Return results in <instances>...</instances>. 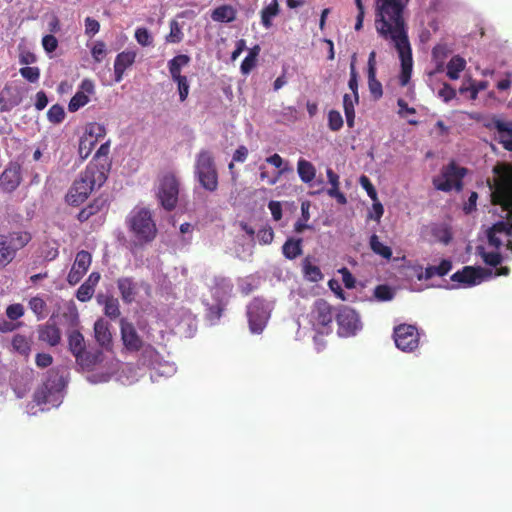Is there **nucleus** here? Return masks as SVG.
<instances>
[{
  "instance_id": "52",
  "label": "nucleus",
  "mask_w": 512,
  "mask_h": 512,
  "mask_svg": "<svg viewBox=\"0 0 512 512\" xmlns=\"http://www.w3.org/2000/svg\"><path fill=\"white\" fill-rule=\"evenodd\" d=\"M328 127L332 131H339L343 127V118L339 111H337V110L329 111Z\"/></svg>"
},
{
  "instance_id": "28",
  "label": "nucleus",
  "mask_w": 512,
  "mask_h": 512,
  "mask_svg": "<svg viewBox=\"0 0 512 512\" xmlns=\"http://www.w3.org/2000/svg\"><path fill=\"white\" fill-rule=\"evenodd\" d=\"M43 384L55 393H59L64 389L66 381L59 370L52 368L47 371Z\"/></svg>"
},
{
  "instance_id": "17",
  "label": "nucleus",
  "mask_w": 512,
  "mask_h": 512,
  "mask_svg": "<svg viewBox=\"0 0 512 512\" xmlns=\"http://www.w3.org/2000/svg\"><path fill=\"white\" fill-rule=\"evenodd\" d=\"M21 181L20 166L9 164L0 175V190L4 193H12L18 188Z\"/></svg>"
},
{
  "instance_id": "56",
  "label": "nucleus",
  "mask_w": 512,
  "mask_h": 512,
  "mask_svg": "<svg viewBox=\"0 0 512 512\" xmlns=\"http://www.w3.org/2000/svg\"><path fill=\"white\" fill-rule=\"evenodd\" d=\"M6 315L10 320H18L24 315V307L22 304H11L6 309Z\"/></svg>"
},
{
  "instance_id": "57",
  "label": "nucleus",
  "mask_w": 512,
  "mask_h": 512,
  "mask_svg": "<svg viewBox=\"0 0 512 512\" xmlns=\"http://www.w3.org/2000/svg\"><path fill=\"white\" fill-rule=\"evenodd\" d=\"M359 183L362 186V188L367 192L368 196L373 201H376L377 200V191H376L375 187L373 186V184L371 183L370 179L367 176L362 175L359 179Z\"/></svg>"
},
{
  "instance_id": "5",
  "label": "nucleus",
  "mask_w": 512,
  "mask_h": 512,
  "mask_svg": "<svg viewBox=\"0 0 512 512\" xmlns=\"http://www.w3.org/2000/svg\"><path fill=\"white\" fill-rule=\"evenodd\" d=\"M337 309L327 300L318 298L310 307L306 315L308 324L318 335H329L333 330Z\"/></svg>"
},
{
  "instance_id": "64",
  "label": "nucleus",
  "mask_w": 512,
  "mask_h": 512,
  "mask_svg": "<svg viewBox=\"0 0 512 512\" xmlns=\"http://www.w3.org/2000/svg\"><path fill=\"white\" fill-rule=\"evenodd\" d=\"M342 275V281L346 288L352 289L355 287V278L352 273L347 268H342L339 270Z\"/></svg>"
},
{
  "instance_id": "61",
  "label": "nucleus",
  "mask_w": 512,
  "mask_h": 512,
  "mask_svg": "<svg viewBox=\"0 0 512 512\" xmlns=\"http://www.w3.org/2000/svg\"><path fill=\"white\" fill-rule=\"evenodd\" d=\"M257 238L261 244H270L274 239V232L271 227H265L258 231Z\"/></svg>"
},
{
  "instance_id": "47",
  "label": "nucleus",
  "mask_w": 512,
  "mask_h": 512,
  "mask_svg": "<svg viewBox=\"0 0 512 512\" xmlns=\"http://www.w3.org/2000/svg\"><path fill=\"white\" fill-rule=\"evenodd\" d=\"M96 143V139H92V137H86L85 135L81 137L79 142L80 157L82 159L88 158Z\"/></svg>"
},
{
  "instance_id": "4",
  "label": "nucleus",
  "mask_w": 512,
  "mask_h": 512,
  "mask_svg": "<svg viewBox=\"0 0 512 512\" xmlns=\"http://www.w3.org/2000/svg\"><path fill=\"white\" fill-rule=\"evenodd\" d=\"M127 226L140 245L151 243L157 235L156 223L147 208H134L127 217Z\"/></svg>"
},
{
  "instance_id": "55",
  "label": "nucleus",
  "mask_w": 512,
  "mask_h": 512,
  "mask_svg": "<svg viewBox=\"0 0 512 512\" xmlns=\"http://www.w3.org/2000/svg\"><path fill=\"white\" fill-rule=\"evenodd\" d=\"M374 296L380 301H389L393 298L394 293L387 285H378L374 290Z\"/></svg>"
},
{
  "instance_id": "8",
  "label": "nucleus",
  "mask_w": 512,
  "mask_h": 512,
  "mask_svg": "<svg viewBox=\"0 0 512 512\" xmlns=\"http://www.w3.org/2000/svg\"><path fill=\"white\" fill-rule=\"evenodd\" d=\"M466 174V168L458 166L455 161H451L441 168L439 175L433 177L432 183L438 191L450 192L453 189L460 191L463 187L462 180Z\"/></svg>"
},
{
  "instance_id": "27",
  "label": "nucleus",
  "mask_w": 512,
  "mask_h": 512,
  "mask_svg": "<svg viewBox=\"0 0 512 512\" xmlns=\"http://www.w3.org/2000/svg\"><path fill=\"white\" fill-rule=\"evenodd\" d=\"M68 348L75 359L86 350L84 336L80 331L72 330L68 333Z\"/></svg>"
},
{
  "instance_id": "19",
  "label": "nucleus",
  "mask_w": 512,
  "mask_h": 512,
  "mask_svg": "<svg viewBox=\"0 0 512 512\" xmlns=\"http://www.w3.org/2000/svg\"><path fill=\"white\" fill-rule=\"evenodd\" d=\"M485 126L489 129H496L499 133V143L502 144L504 149L512 152V123H506L500 119L493 118Z\"/></svg>"
},
{
  "instance_id": "31",
  "label": "nucleus",
  "mask_w": 512,
  "mask_h": 512,
  "mask_svg": "<svg viewBox=\"0 0 512 512\" xmlns=\"http://www.w3.org/2000/svg\"><path fill=\"white\" fill-rule=\"evenodd\" d=\"M302 242H303V240L301 238L287 239L286 242L282 246L283 255L289 260L296 259L298 256L302 255V253H303Z\"/></svg>"
},
{
  "instance_id": "38",
  "label": "nucleus",
  "mask_w": 512,
  "mask_h": 512,
  "mask_svg": "<svg viewBox=\"0 0 512 512\" xmlns=\"http://www.w3.org/2000/svg\"><path fill=\"white\" fill-rule=\"evenodd\" d=\"M370 248L371 250L385 259H390L392 257V250L389 246L384 245L380 242L379 237L376 234H373L370 237Z\"/></svg>"
},
{
  "instance_id": "35",
  "label": "nucleus",
  "mask_w": 512,
  "mask_h": 512,
  "mask_svg": "<svg viewBox=\"0 0 512 512\" xmlns=\"http://www.w3.org/2000/svg\"><path fill=\"white\" fill-rule=\"evenodd\" d=\"M12 347L19 354L28 357L31 352V339L22 334H16L12 338Z\"/></svg>"
},
{
  "instance_id": "6",
  "label": "nucleus",
  "mask_w": 512,
  "mask_h": 512,
  "mask_svg": "<svg viewBox=\"0 0 512 512\" xmlns=\"http://www.w3.org/2000/svg\"><path fill=\"white\" fill-rule=\"evenodd\" d=\"M194 174L200 185L209 192L218 188V172L213 153L202 149L196 155Z\"/></svg>"
},
{
  "instance_id": "60",
  "label": "nucleus",
  "mask_w": 512,
  "mask_h": 512,
  "mask_svg": "<svg viewBox=\"0 0 512 512\" xmlns=\"http://www.w3.org/2000/svg\"><path fill=\"white\" fill-rule=\"evenodd\" d=\"M432 56L435 60L441 61L436 68V71H441L443 68V59L447 56L446 47L444 45H436L432 50Z\"/></svg>"
},
{
  "instance_id": "1",
  "label": "nucleus",
  "mask_w": 512,
  "mask_h": 512,
  "mask_svg": "<svg viewBox=\"0 0 512 512\" xmlns=\"http://www.w3.org/2000/svg\"><path fill=\"white\" fill-rule=\"evenodd\" d=\"M375 26L380 36L391 39L401 60L399 83L406 86L412 73V52L406 31L403 10L409 0H375Z\"/></svg>"
},
{
  "instance_id": "63",
  "label": "nucleus",
  "mask_w": 512,
  "mask_h": 512,
  "mask_svg": "<svg viewBox=\"0 0 512 512\" xmlns=\"http://www.w3.org/2000/svg\"><path fill=\"white\" fill-rule=\"evenodd\" d=\"M35 362L39 368H47L52 364L53 357L48 353H38Z\"/></svg>"
},
{
  "instance_id": "58",
  "label": "nucleus",
  "mask_w": 512,
  "mask_h": 512,
  "mask_svg": "<svg viewBox=\"0 0 512 512\" xmlns=\"http://www.w3.org/2000/svg\"><path fill=\"white\" fill-rule=\"evenodd\" d=\"M438 96L447 103L456 97V90L450 84L444 83L443 87L438 91Z\"/></svg>"
},
{
  "instance_id": "23",
  "label": "nucleus",
  "mask_w": 512,
  "mask_h": 512,
  "mask_svg": "<svg viewBox=\"0 0 512 512\" xmlns=\"http://www.w3.org/2000/svg\"><path fill=\"white\" fill-rule=\"evenodd\" d=\"M117 287L122 300L130 304L135 301L138 293V285L132 277H121L117 280Z\"/></svg>"
},
{
  "instance_id": "48",
  "label": "nucleus",
  "mask_w": 512,
  "mask_h": 512,
  "mask_svg": "<svg viewBox=\"0 0 512 512\" xmlns=\"http://www.w3.org/2000/svg\"><path fill=\"white\" fill-rule=\"evenodd\" d=\"M47 118L53 124L61 123L65 118L64 108L60 104L52 105L47 111Z\"/></svg>"
},
{
  "instance_id": "50",
  "label": "nucleus",
  "mask_w": 512,
  "mask_h": 512,
  "mask_svg": "<svg viewBox=\"0 0 512 512\" xmlns=\"http://www.w3.org/2000/svg\"><path fill=\"white\" fill-rule=\"evenodd\" d=\"M135 39L141 46H151L153 44V37L149 30L145 27H139L135 31Z\"/></svg>"
},
{
  "instance_id": "39",
  "label": "nucleus",
  "mask_w": 512,
  "mask_h": 512,
  "mask_svg": "<svg viewBox=\"0 0 512 512\" xmlns=\"http://www.w3.org/2000/svg\"><path fill=\"white\" fill-rule=\"evenodd\" d=\"M29 308L37 316L38 319H44L47 316V305L40 296L32 297L29 300Z\"/></svg>"
},
{
  "instance_id": "15",
  "label": "nucleus",
  "mask_w": 512,
  "mask_h": 512,
  "mask_svg": "<svg viewBox=\"0 0 512 512\" xmlns=\"http://www.w3.org/2000/svg\"><path fill=\"white\" fill-rule=\"evenodd\" d=\"M92 263V255L86 250L77 252L74 263L67 275V282L74 286L78 284L83 276L87 273Z\"/></svg>"
},
{
  "instance_id": "54",
  "label": "nucleus",
  "mask_w": 512,
  "mask_h": 512,
  "mask_svg": "<svg viewBox=\"0 0 512 512\" xmlns=\"http://www.w3.org/2000/svg\"><path fill=\"white\" fill-rule=\"evenodd\" d=\"M183 33L179 24L176 21H172L170 24V33L166 37L167 42L179 43L182 41Z\"/></svg>"
},
{
  "instance_id": "44",
  "label": "nucleus",
  "mask_w": 512,
  "mask_h": 512,
  "mask_svg": "<svg viewBox=\"0 0 512 512\" xmlns=\"http://www.w3.org/2000/svg\"><path fill=\"white\" fill-rule=\"evenodd\" d=\"M477 251L483 261L489 266L496 267L502 262V255L499 252H486L481 246L477 247Z\"/></svg>"
},
{
  "instance_id": "18",
  "label": "nucleus",
  "mask_w": 512,
  "mask_h": 512,
  "mask_svg": "<svg viewBox=\"0 0 512 512\" xmlns=\"http://www.w3.org/2000/svg\"><path fill=\"white\" fill-rule=\"evenodd\" d=\"M76 364L84 371H92L97 366H100L104 360L105 355L102 350H85L81 355H77Z\"/></svg>"
},
{
  "instance_id": "37",
  "label": "nucleus",
  "mask_w": 512,
  "mask_h": 512,
  "mask_svg": "<svg viewBox=\"0 0 512 512\" xmlns=\"http://www.w3.org/2000/svg\"><path fill=\"white\" fill-rule=\"evenodd\" d=\"M279 13V5L277 0H273L268 6L262 9L261 11V23L266 28L269 29L272 26V18L275 17Z\"/></svg>"
},
{
  "instance_id": "45",
  "label": "nucleus",
  "mask_w": 512,
  "mask_h": 512,
  "mask_svg": "<svg viewBox=\"0 0 512 512\" xmlns=\"http://www.w3.org/2000/svg\"><path fill=\"white\" fill-rule=\"evenodd\" d=\"M368 74V88L375 100H378L383 95L382 84L376 78V72L367 73Z\"/></svg>"
},
{
  "instance_id": "10",
  "label": "nucleus",
  "mask_w": 512,
  "mask_h": 512,
  "mask_svg": "<svg viewBox=\"0 0 512 512\" xmlns=\"http://www.w3.org/2000/svg\"><path fill=\"white\" fill-rule=\"evenodd\" d=\"M335 320L338 325L337 334L340 337H352L362 328L358 313L347 306L337 309Z\"/></svg>"
},
{
  "instance_id": "40",
  "label": "nucleus",
  "mask_w": 512,
  "mask_h": 512,
  "mask_svg": "<svg viewBox=\"0 0 512 512\" xmlns=\"http://www.w3.org/2000/svg\"><path fill=\"white\" fill-rule=\"evenodd\" d=\"M356 54H353L351 63H350V79L348 82L349 89L353 93V97L355 98V102H359V94H358V73L356 70Z\"/></svg>"
},
{
  "instance_id": "62",
  "label": "nucleus",
  "mask_w": 512,
  "mask_h": 512,
  "mask_svg": "<svg viewBox=\"0 0 512 512\" xmlns=\"http://www.w3.org/2000/svg\"><path fill=\"white\" fill-rule=\"evenodd\" d=\"M42 45H43V48L45 49V51H47L48 53H51L56 50V48L58 46V41L55 36L49 34V35H45L43 37Z\"/></svg>"
},
{
  "instance_id": "11",
  "label": "nucleus",
  "mask_w": 512,
  "mask_h": 512,
  "mask_svg": "<svg viewBox=\"0 0 512 512\" xmlns=\"http://www.w3.org/2000/svg\"><path fill=\"white\" fill-rule=\"evenodd\" d=\"M395 345L402 351H414L419 345V333L415 326L400 324L394 328Z\"/></svg>"
},
{
  "instance_id": "24",
  "label": "nucleus",
  "mask_w": 512,
  "mask_h": 512,
  "mask_svg": "<svg viewBox=\"0 0 512 512\" xmlns=\"http://www.w3.org/2000/svg\"><path fill=\"white\" fill-rule=\"evenodd\" d=\"M233 290V283L224 276H215L210 285V291L218 300L230 296Z\"/></svg>"
},
{
  "instance_id": "25",
  "label": "nucleus",
  "mask_w": 512,
  "mask_h": 512,
  "mask_svg": "<svg viewBox=\"0 0 512 512\" xmlns=\"http://www.w3.org/2000/svg\"><path fill=\"white\" fill-rule=\"evenodd\" d=\"M107 207V200L103 197H97L87 206L82 208L77 214V219L83 223L88 221L92 216L100 213Z\"/></svg>"
},
{
  "instance_id": "43",
  "label": "nucleus",
  "mask_w": 512,
  "mask_h": 512,
  "mask_svg": "<svg viewBox=\"0 0 512 512\" xmlns=\"http://www.w3.org/2000/svg\"><path fill=\"white\" fill-rule=\"evenodd\" d=\"M226 304L222 300H218L216 304L210 305L207 308L206 319L212 323H217L225 310Z\"/></svg>"
},
{
  "instance_id": "22",
  "label": "nucleus",
  "mask_w": 512,
  "mask_h": 512,
  "mask_svg": "<svg viewBox=\"0 0 512 512\" xmlns=\"http://www.w3.org/2000/svg\"><path fill=\"white\" fill-rule=\"evenodd\" d=\"M94 335L97 343L105 350L112 349V334L109 323L104 319H98L94 323Z\"/></svg>"
},
{
  "instance_id": "26",
  "label": "nucleus",
  "mask_w": 512,
  "mask_h": 512,
  "mask_svg": "<svg viewBox=\"0 0 512 512\" xmlns=\"http://www.w3.org/2000/svg\"><path fill=\"white\" fill-rule=\"evenodd\" d=\"M39 340L56 346L61 341L60 329L54 324H46L39 329Z\"/></svg>"
},
{
  "instance_id": "53",
  "label": "nucleus",
  "mask_w": 512,
  "mask_h": 512,
  "mask_svg": "<svg viewBox=\"0 0 512 512\" xmlns=\"http://www.w3.org/2000/svg\"><path fill=\"white\" fill-rule=\"evenodd\" d=\"M19 73L30 83H36L40 78V69L38 67H22L20 68Z\"/></svg>"
},
{
  "instance_id": "3",
  "label": "nucleus",
  "mask_w": 512,
  "mask_h": 512,
  "mask_svg": "<svg viewBox=\"0 0 512 512\" xmlns=\"http://www.w3.org/2000/svg\"><path fill=\"white\" fill-rule=\"evenodd\" d=\"M107 172L104 165L89 163L68 190L65 196L67 204L77 207L84 203L93 190L102 187L106 182Z\"/></svg>"
},
{
  "instance_id": "34",
  "label": "nucleus",
  "mask_w": 512,
  "mask_h": 512,
  "mask_svg": "<svg viewBox=\"0 0 512 512\" xmlns=\"http://www.w3.org/2000/svg\"><path fill=\"white\" fill-rule=\"evenodd\" d=\"M466 61L459 55L453 56L447 64V76L451 80H457L465 69Z\"/></svg>"
},
{
  "instance_id": "36",
  "label": "nucleus",
  "mask_w": 512,
  "mask_h": 512,
  "mask_svg": "<svg viewBox=\"0 0 512 512\" xmlns=\"http://www.w3.org/2000/svg\"><path fill=\"white\" fill-rule=\"evenodd\" d=\"M452 269L451 261L443 259L438 266H429L425 269L424 278L431 279L435 275L445 276Z\"/></svg>"
},
{
  "instance_id": "2",
  "label": "nucleus",
  "mask_w": 512,
  "mask_h": 512,
  "mask_svg": "<svg viewBox=\"0 0 512 512\" xmlns=\"http://www.w3.org/2000/svg\"><path fill=\"white\" fill-rule=\"evenodd\" d=\"M494 178L488 179L491 203L506 212L505 220L494 223L486 232L490 246L500 249L503 245L512 252V163H497L493 167Z\"/></svg>"
},
{
  "instance_id": "21",
  "label": "nucleus",
  "mask_w": 512,
  "mask_h": 512,
  "mask_svg": "<svg viewBox=\"0 0 512 512\" xmlns=\"http://www.w3.org/2000/svg\"><path fill=\"white\" fill-rule=\"evenodd\" d=\"M101 279L99 272H92L76 291V298L80 302L89 301L95 292V288Z\"/></svg>"
},
{
  "instance_id": "59",
  "label": "nucleus",
  "mask_w": 512,
  "mask_h": 512,
  "mask_svg": "<svg viewBox=\"0 0 512 512\" xmlns=\"http://www.w3.org/2000/svg\"><path fill=\"white\" fill-rule=\"evenodd\" d=\"M91 54L96 62H101L106 54V45L102 41H97L91 49Z\"/></svg>"
},
{
  "instance_id": "7",
  "label": "nucleus",
  "mask_w": 512,
  "mask_h": 512,
  "mask_svg": "<svg viewBox=\"0 0 512 512\" xmlns=\"http://www.w3.org/2000/svg\"><path fill=\"white\" fill-rule=\"evenodd\" d=\"M32 239L27 231H13L0 234V268L9 265L16 257L17 252L24 248Z\"/></svg>"
},
{
  "instance_id": "33",
  "label": "nucleus",
  "mask_w": 512,
  "mask_h": 512,
  "mask_svg": "<svg viewBox=\"0 0 512 512\" xmlns=\"http://www.w3.org/2000/svg\"><path fill=\"white\" fill-rule=\"evenodd\" d=\"M191 58L186 54H179L168 61V70L171 78L182 76V68L187 66Z\"/></svg>"
},
{
  "instance_id": "13",
  "label": "nucleus",
  "mask_w": 512,
  "mask_h": 512,
  "mask_svg": "<svg viewBox=\"0 0 512 512\" xmlns=\"http://www.w3.org/2000/svg\"><path fill=\"white\" fill-rule=\"evenodd\" d=\"M492 273L490 270L482 267L465 266L462 270L455 272L451 276V280L467 286L479 284Z\"/></svg>"
},
{
  "instance_id": "12",
  "label": "nucleus",
  "mask_w": 512,
  "mask_h": 512,
  "mask_svg": "<svg viewBox=\"0 0 512 512\" xmlns=\"http://www.w3.org/2000/svg\"><path fill=\"white\" fill-rule=\"evenodd\" d=\"M179 183L174 175H165L159 186L158 198L161 205L171 211L175 208L178 201Z\"/></svg>"
},
{
  "instance_id": "51",
  "label": "nucleus",
  "mask_w": 512,
  "mask_h": 512,
  "mask_svg": "<svg viewBox=\"0 0 512 512\" xmlns=\"http://www.w3.org/2000/svg\"><path fill=\"white\" fill-rule=\"evenodd\" d=\"M86 137H92V139H96V142L99 140V138H103L106 134V129L104 125L100 123H90L86 130Z\"/></svg>"
},
{
  "instance_id": "9",
  "label": "nucleus",
  "mask_w": 512,
  "mask_h": 512,
  "mask_svg": "<svg viewBox=\"0 0 512 512\" xmlns=\"http://www.w3.org/2000/svg\"><path fill=\"white\" fill-rule=\"evenodd\" d=\"M246 315L251 333L260 334L270 318L271 307L264 298L255 297L247 305Z\"/></svg>"
},
{
  "instance_id": "30",
  "label": "nucleus",
  "mask_w": 512,
  "mask_h": 512,
  "mask_svg": "<svg viewBox=\"0 0 512 512\" xmlns=\"http://www.w3.org/2000/svg\"><path fill=\"white\" fill-rule=\"evenodd\" d=\"M237 11L231 5H220L211 13V18L216 22H233L236 19Z\"/></svg>"
},
{
  "instance_id": "14",
  "label": "nucleus",
  "mask_w": 512,
  "mask_h": 512,
  "mask_svg": "<svg viewBox=\"0 0 512 512\" xmlns=\"http://www.w3.org/2000/svg\"><path fill=\"white\" fill-rule=\"evenodd\" d=\"M120 334L124 348L129 352H139L144 342L138 334L135 326L125 318L120 320Z\"/></svg>"
},
{
  "instance_id": "49",
  "label": "nucleus",
  "mask_w": 512,
  "mask_h": 512,
  "mask_svg": "<svg viewBox=\"0 0 512 512\" xmlns=\"http://www.w3.org/2000/svg\"><path fill=\"white\" fill-rule=\"evenodd\" d=\"M22 102V97L20 95H14L9 98H5L0 93V112H8L14 107L18 106Z\"/></svg>"
},
{
  "instance_id": "16",
  "label": "nucleus",
  "mask_w": 512,
  "mask_h": 512,
  "mask_svg": "<svg viewBox=\"0 0 512 512\" xmlns=\"http://www.w3.org/2000/svg\"><path fill=\"white\" fill-rule=\"evenodd\" d=\"M95 93V84L91 79L85 78L79 85L78 91L70 99L68 110L76 112L89 102V96Z\"/></svg>"
},
{
  "instance_id": "46",
  "label": "nucleus",
  "mask_w": 512,
  "mask_h": 512,
  "mask_svg": "<svg viewBox=\"0 0 512 512\" xmlns=\"http://www.w3.org/2000/svg\"><path fill=\"white\" fill-rule=\"evenodd\" d=\"M172 80L177 84L180 101L184 102L189 95V89H190V85H189V81H188L187 77L182 75V76L172 77Z\"/></svg>"
},
{
  "instance_id": "32",
  "label": "nucleus",
  "mask_w": 512,
  "mask_h": 512,
  "mask_svg": "<svg viewBox=\"0 0 512 512\" xmlns=\"http://www.w3.org/2000/svg\"><path fill=\"white\" fill-rule=\"evenodd\" d=\"M297 172L304 183H310L316 176L314 165L303 158H300L297 162Z\"/></svg>"
},
{
  "instance_id": "29",
  "label": "nucleus",
  "mask_w": 512,
  "mask_h": 512,
  "mask_svg": "<svg viewBox=\"0 0 512 512\" xmlns=\"http://www.w3.org/2000/svg\"><path fill=\"white\" fill-rule=\"evenodd\" d=\"M98 303L104 304V313L110 319H116L120 316V305L118 299L113 296L99 295Z\"/></svg>"
},
{
  "instance_id": "20",
  "label": "nucleus",
  "mask_w": 512,
  "mask_h": 512,
  "mask_svg": "<svg viewBox=\"0 0 512 512\" xmlns=\"http://www.w3.org/2000/svg\"><path fill=\"white\" fill-rule=\"evenodd\" d=\"M136 56V52L131 50L123 51L116 56L114 61V76L117 83L123 79L125 70L134 64Z\"/></svg>"
},
{
  "instance_id": "42",
  "label": "nucleus",
  "mask_w": 512,
  "mask_h": 512,
  "mask_svg": "<svg viewBox=\"0 0 512 512\" xmlns=\"http://www.w3.org/2000/svg\"><path fill=\"white\" fill-rule=\"evenodd\" d=\"M303 273L305 277L312 282H318L323 278L320 268L313 265L308 258L303 261Z\"/></svg>"
},
{
  "instance_id": "41",
  "label": "nucleus",
  "mask_w": 512,
  "mask_h": 512,
  "mask_svg": "<svg viewBox=\"0 0 512 512\" xmlns=\"http://www.w3.org/2000/svg\"><path fill=\"white\" fill-rule=\"evenodd\" d=\"M55 394L53 390L42 384L34 392L33 398L37 405H43L50 403Z\"/></svg>"
}]
</instances>
